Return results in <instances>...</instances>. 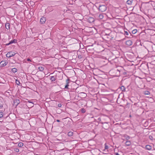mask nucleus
<instances>
[{
  "label": "nucleus",
  "instance_id": "nucleus-29",
  "mask_svg": "<svg viewBox=\"0 0 155 155\" xmlns=\"http://www.w3.org/2000/svg\"><path fill=\"white\" fill-rule=\"evenodd\" d=\"M105 147H104V149L105 150H107L108 148V146H107L106 144L105 143L104 144Z\"/></svg>",
  "mask_w": 155,
  "mask_h": 155
},
{
  "label": "nucleus",
  "instance_id": "nucleus-36",
  "mask_svg": "<svg viewBox=\"0 0 155 155\" xmlns=\"http://www.w3.org/2000/svg\"><path fill=\"white\" fill-rule=\"evenodd\" d=\"M27 60L28 61H31V59L29 58H28Z\"/></svg>",
  "mask_w": 155,
  "mask_h": 155
},
{
  "label": "nucleus",
  "instance_id": "nucleus-40",
  "mask_svg": "<svg viewBox=\"0 0 155 155\" xmlns=\"http://www.w3.org/2000/svg\"><path fill=\"white\" fill-rule=\"evenodd\" d=\"M106 35H109V34H106Z\"/></svg>",
  "mask_w": 155,
  "mask_h": 155
},
{
  "label": "nucleus",
  "instance_id": "nucleus-13",
  "mask_svg": "<svg viewBox=\"0 0 155 155\" xmlns=\"http://www.w3.org/2000/svg\"><path fill=\"white\" fill-rule=\"evenodd\" d=\"M125 44L127 45L130 46L132 44V42L130 40H128L126 42Z\"/></svg>",
  "mask_w": 155,
  "mask_h": 155
},
{
  "label": "nucleus",
  "instance_id": "nucleus-17",
  "mask_svg": "<svg viewBox=\"0 0 155 155\" xmlns=\"http://www.w3.org/2000/svg\"><path fill=\"white\" fill-rule=\"evenodd\" d=\"M10 24L9 23H7L5 24V27L7 29H10Z\"/></svg>",
  "mask_w": 155,
  "mask_h": 155
},
{
  "label": "nucleus",
  "instance_id": "nucleus-30",
  "mask_svg": "<svg viewBox=\"0 0 155 155\" xmlns=\"http://www.w3.org/2000/svg\"><path fill=\"white\" fill-rule=\"evenodd\" d=\"M3 116V113L2 112H0V118L2 117Z\"/></svg>",
  "mask_w": 155,
  "mask_h": 155
},
{
  "label": "nucleus",
  "instance_id": "nucleus-33",
  "mask_svg": "<svg viewBox=\"0 0 155 155\" xmlns=\"http://www.w3.org/2000/svg\"><path fill=\"white\" fill-rule=\"evenodd\" d=\"M61 103L58 104V107H61Z\"/></svg>",
  "mask_w": 155,
  "mask_h": 155
},
{
  "label": "nucleus",
  "instance_id": "nucleus-16",
  "mask_svg": "<svg viewBox=\"0 0 155 155\" xmlns=\"http://www.w3.org/2000/svg\"><path fill=\"white\" fill-rule=\"evenodd\" d=\"M125 144L126 146H129L131 145V143L130 140H127Z\"/></svg>",
  "mask_w": 155,
  "mask_h": 155
},
{
  "label": "nucleus",
  "instance_id": "nucleus-11",
  "mask_svg": "<svg viewBox=\"0 0 155 155\" xmlns=\"http://www.w3.org/2000/svg\"><path fill=\"white\" fill-rule=\"evenodd\" d=\"M122 137L124 138V139H123L124 140H128L130 138V137L126 134H124V135H123Z\"/></svg>",
  "mask_w": 155,
  "mask_h": 155
},
{
  "label": "nucleus",
  "instance_id": "nucleus-1",
  "mask_svg": "<svg viewBox=\"0 0 155 155\" xmlns=\"http://www.w3.org/2000/svg\"><path fill=\"white\" fill-rule=\"evenodd\" d=\"M98 9L101 12H104L106 10L107 7L105 5H101L99 6Z\"/></svg>",
  "mask_w": 155,
  "mask_h": 155
},
{
  "label": "nucleus",
  "instance_id": "nucleus-4",
  "mask_svg": "<svg viewBox=\"0 0 155 155\" xmlns=\"http://www.w3.org/2000/svg\"><path fill=\"white\" fill-rule=\"evenodd\" d=\"M101 123L103 124L102 127L104 129H107L108 128L109 125L108 123L101 122Z\"/></svg>",
  "mask_w": 155,
  "mask_h": 155
},
{
  "label": "nucleus",
  "instance_id": "nucleus-8",
  "mask_svg": "<svg viewBox=\"0 0 155 155\" xmlns=\"http://www.w3.org/2000/svg\"><path fill=\"white\" fill-rule=\"evenodd\" d=\"M70 79L68 78L66 81V85H65L64 88L65 89H68V87L69 86V84L70 83Z\"/></svg>",
  "mask_w": 155,
  "mask_h": 155
},
{
  "label": "nucleus",
  "instance_id": "nucleus-9",
  "mask_svg": "<svg viewBox=\"0 0 155 155\" xmlns=\"http://www.w3.org/2000/svg\"><path fill=\"white\" fill-rule=\"evenodd\" d=\"M94 21V18L93 17H89L87 19V21L90 23H91Z\"/></svg>",
  "mask_w": 155,
  "mask_h": 155
},
{
  "label": "nucleus",
  "instance_id": "nucleus-21",
  "mask_svg": "<svg viewBox=\"0 0 155 155\" xmlns=\"http://www.w3.org/2000/svg\"><path fill=\"white\" fill-rule=\"evenodd\" d=\"M15 40L14 39L13 40H12L9 43H8V44H6V45H9L11 44H12V43H15Z\"/></svg>",
  "mask_w": 155,
  "mask_h": 155
},
{
  "label": "nucleus",
  "instance_id": "nucleus-38",
  "mask_svg": "<svg viewBox=\"0 0 155 155\" xmlns=\"http://www.w3.org/2000/svg\"><path fill=\"white\" fill-rule=\"evenodd\" d=\"M101 118H98V120L99 121H101Z\"/></svg>",
  "mask_w": 155,
  "mask_h": 155
},
{
  "label": "nucleus",
  "instance_id": "nucleus-10",
  "mask_svg": "<svg viewBox=\"0 0 155 155\" xmlns=\"http://www.w3.org/2000/svg\"><path fill=\"white\" fill-rule=\"evenodd\" d=\"M3 99L2 97H0V108H2L3 107Z\"/></svg>",
  "mask_w": 155,
  "mask_h": 155
},
{
  "label": "nucleus",
  "instance_id": "nucleus-37",
  "mask_svg": "<svg viewBox=\"0 0 155 155\" xmlns=\"http://www.w3.org/2000/svg\"><path fill=\"white\" fill-rule=\"evenodd\" d=\"M56 121L58 122H60V120H57Z\"/></svg>",
  "mask_w": 155,
  "mask_h": 155
},
{
  "label": "nucleus",
  "instance_id": "nucleus-31",
  "mask_svg": "<svg viewBox=\"0 0 155 155\" xmlns=\"http://www.w3.org/2000/svg\"><path fill=\"white\" fill-rule=\"evenodd\" d=\"M124 34L127 35H129V32L127 31H125Z\"/></svg>",
  "mask_w": 155,
  "mask_h": 155
},
{
  "label": "nucleus",
  "instance_id": "nucleus-32",
  "mask_svg": "<svg viewBox=\"0 0 155 155\" xmlns=\"http://www.w3.org/2000/svg\"><path fill=\"white\" fill-rule=\"evenodd\" d=\"M78 58H79V59H81L82 58V56L81 55H78Z\"/></svg>",
  "mask_w": 155,
  "mask_h": 155
},
{
  "label": "nucleus",
  "instance_id": "nucleus-23",
  "mask_svg": "<svg viewBox=\"0 0 155 155\" xmlns=\"http://www.w3.org/2000/svg\"><path fill=\"white\" fill-rule=\"evenodd\" d=\"M50 79L52 81H54L55 80V78L54 76H51Z\"/></svg>",
  "mask_w": 155,
  "mask_h": 155
},
{
  "label": "nucleus",
  "instance_id": "nucleus-7",
  "mask_svg": "<svg viewBox=\"0 0 155 155\" xmlns=\"http://www.w3.org/2000/svg\"><path fill=\"white\" fill-rule=\"evenodd\" d=\"M7 61H1L0 62V67H4L7 64Z\"/></svg>",
  "mask_w": 155,
  "mask_h": 155
},
{
  "label": "nucleus",
  "instance_id": "nucleus-20",
  "mask_svg": "<svg viewBox=\"0 0 155 155\" xmlns=\"http://www.w3.org/2000/svg\"><path fill=\"white\" fill-rule=\"evenodd\" d=\"M133 0H128L127 1V3L128 5H131L132 2Z\"/></svg>",
  "mask_w": 155,
  "mask_h": 155
},
{
  "label": "nucleus",
  "instance_id": "nucleus-41",
  "mask_svg": "<svg viewBox=\"0 0 155 155\" xmlns=\"http://www.w3.org/2000/svg\"><path fill=\"white\" fill-rule=\"evenodd\" d=\"M75 69H79V68H75Z\"/></svg>",
  "mask_w": 155,
  "mask_h": 155
},
{
  "label": "nucleus",
  "instance_id": "nucleus-39",
  "mask_svg": "<svg viewBox=\"0 0 155 155\" xmlns=\"http://www.w3.org/2000/svg\"><path fill=\"white\" fill-rule=\"evenodd\" d=\"M108 0H104V1H107Z\"/></svg>",
  "mask_w": 155,
  "mask_h": 155
},
{
  "label": "nucleus",
  "instance_id": "nucleus-34",
  "mask_svg": "<svg viewBox=\"0 0 155 155\" xmlns=\"http://www.w3.org/2000/svg\"><path fill=\"white\" fill-rule=\"evenodd\" d=\"M38 69H39V71H43L44 68H38Z\"/></svg>",
  "mask_w": 155,
  "mask_h": 155
},
{
  "label": "nucleus",
  "instance_id": "nucleus-18",
  "mask_svg": "<svg viewBox=\"0 0 155 155\" xmlns=\"http://www.w3.org/2000/svg\"><path fill=\"white\" fill-rule=\"evenodd\" d=\"M73 135V133L72 131H69L68 133V137H71Z\"/></svg>",
  "mask_w": 155,
  "mask_h": 155
},
{
  "label": "nucleus",
  "instance_id": "nucleus-26",
  "mask_svg": "<svg viewBox=\"0 0 155 155\" xmlns=\"http://www.w3.org/2000/svg\"><path fill=\"white\" fill-rule=\"evenodd\" d=\"M81 113H84L86 112V110L84 108H83L81 109Z\"/></svg>",
  "mask_w": 155,
  "mask_h": 155
},
{
  "label": "nucleus",
  "instance_id": "nucleus-25",
  "mask_svg": "<svg viewBox=\"0 0 155 155\" xmlns=\"http://www.w3.org/2000/svg\"><path fill=\"white\" fill-rule=\"evenodd\" d=\"M15 83L17 85H20V82L19 80H16L15 81Z\"/></svg>",
  "mask_w": 155,
  "mask_h": 155
},
{
  "label": "nucleus",
  "instance_id": "nucleus-19",
  "mask_svg": "<svg viewBox=\"0 0 155 155\" xmlns=\"http://www.w3.org/2000/svg\"><path fill=\"white\" fill-rule=\"evenodd\" d=\"M120 89L122 91V92H125V87L123 86H121L120 87Z\"/></svg>",
  "mask_w": 155,
  "mask_h": 155
},
{
  "label": "nucleus",
  "instance_id": "nucleus-6",
  "mask_svg": "<svg viewBox=\"0 0 155 155\" xmlns=\"http://www.w3.org/2000/svg\"><path fill=\"white\" fill-rule=\"evenodd\" d=\"M20 100L19 99L15 100L13 101V105L17 106L20 103Z\"/></svg>",
  "mask_w": 155,
  "mask_h": 155
},
{
  "label": "nucleus",
  "instance_id": "nucleus-24",
  "mask_svg": "<svg viewBox=\"0 0 155 155\" xmlns=\"http://www.w3.org/2000/svg\"><path fill=\"white\" fill-rule=\"evenodd\" d=\"M24 144L22 142H20L18 143V146L19 147H21L23 146Z\"/></svg>",
  "mask_w": 155,
  "mask_h": 155
},
{
  "label": "nucleus",
  "instance_id": "nucleus-2",
  "mask_svg": "<svg viewBox=\"0 0 155 155\" xmlns=\"http://www.w3.org/2000/svg\"><path fill=\"white\" fill-rule=\"evenodd\" d=\"M16 53L13 51H10L8 52L6 54V57L8 58H10L11 57H13L15 55Z\"/></svg>",
  "mask_w": 155,
  "mask_h": 155
},
{
  "label": "nucleus",
  "instance_id": "nucleus-15",
  "mask_svg": "<svg viewBox=\"0 0 155 155\" xmlns=\"http://www.w3.org/2000/svg\"><path fill=\"white\" fill-rule=\"evenodd\" d=\"M145 148L147 150H150L152 149V147L150 145H147L146 146Z\"/></svg>",
  "mask_w": 155,
  "mask_h": 155
},
{
  "label": "nucleus",
  "instance_id": "nucleus-22",
  "mask_svg": "<svg viewBox=\"0 0 155 155\" xmlns=\"http://www.w3.org/2000/svg\"><path fill=\"white\" fill-rule=\"evenodd\" d=\"M143 94L145 95H149L150 93L149 91H146L143 92Z\"/></svg>",
  "mask_w": 155,
  "mask_h": 155
},
{
  "label": "nucleus",
  "instance_id": "nucleus-5",
  "mask_svg": "<svg viewBox=\"0 0 155 155\" xmlns=\"http://www.w3.org/2000/svg\"><path fill=\"white\" fill-rule=\"evenodd\" d=\"M53 10L52 6L48 7L47 8L45 9V12L46 13H48L49 12L52 11Z\"/></svg>",
  "mask_w": 155,
  "mask_h": 155
},
{
  "label": "nucleus",
  "instance_id": "nucleus-14",
  "mask_svg": "<svg viewBox=\"0 0 155 155\" xmlns=\"http://www.w3.org/2000/svg\"><path fill=\"white\" fill-rule=\"evenodd\" d=\"M10 69H11V71H10V74H11L12 72L14 73L17 71V68H10Z\"/></svg>",
  "mask_w": 155,
  "mask_h": 155
},
{
  "label": "nucleus",
  "instance_id": "nucleus-3",
  "mask_svg": "<svg viewBox=\"0 0 155 155\" xmlns=\"http://www.w3.org/2000/svg\"><path fill=\"white\" fill-rule=\"evenodd\" d=\"M95 17L96 18L98 19H101L103 18L104 15L102 14L97 13L95 15Z\"/></svg>",
  "mask_w": 155,
  "mask_h": 155
},
{
  "label": "nucleus",
  "instance_id": "nucleus-12",
  "mask_svg": "<svg viewBox=\"0 0 155 155\" xmlns=\"http://www.w3.org/2000/svg\"><path fill=\"white\" fill-rule=\"evenodd\" d=\"M46 21V18L45 17H42L40 20V21L41 23L43 24Z\"/></svg>",
  "mask_w": 155,
  "mask_h": 155
},
{
  "label": "nucleus",
  "instance_id": "nucleus-35",
  "mask_svg": "<svg viewBox=\"0 0 155 155\" xmlns=\"http://www.w3.org/2000/svg\"><path fill=\"white\" fill-rule=\"evenodd\" d=\"M28 102L29 103H31L32 104H33V102H31V101H28Z\"/></svg>",
  "mask_w": 155,
  "mask_h": 155
},
{
  "label": "nucleus",
  "instance_id": "nucleus-28",
  "mask_svg": "<svg viewBox=\"0 0 155 155\" xmlns=\"http://www.w3.org/2000/svg\"><path fill=\"white\" fill-rule=\"evenodd\" d=\"M14 151L16 152H19V150L18 149L16 148L14 149Z\"/></svg>",
  "mask_w": 155,
  "mask_h": 155
},
{
  "label": "nucleus",
  "instance_id": "nucleus-27",
  "mask_svg": "<svg viewBox=\"0 0 155 155\" xmlns=\"http://www.w3.org/2000/svg\"><path fill=\"white\" fill-rule=\"evenodd\" d=\"M137 31V30L136 29H134L132 31V33L133 34H135Z\"/></svg>",
  "mask_w": 155,
  "mask_h": 155
}]
</instances>
